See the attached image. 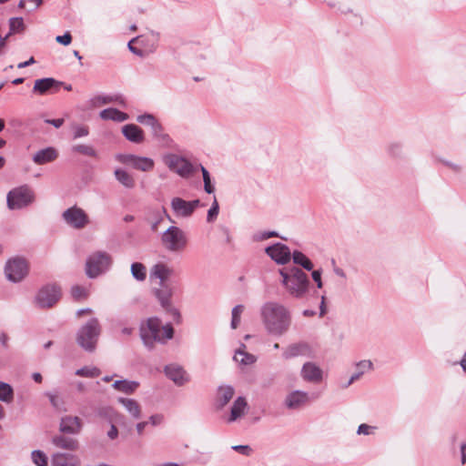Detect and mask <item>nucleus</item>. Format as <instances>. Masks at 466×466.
Listing matches in <instances>:
<instances>
[{"mask_svg": "<svg viewBox=\"0 0 466 466\" xmlns=\"http://www.w3.org/2000/svg\"><path fill=\"white\" fill-rule=\"evenodd\" d=\"M260 317L266 331L272 336L285 335L291 326V312L279 302L264 303L260 309Z\"/></svg>", "mask_w": 466, "mask_h": 466, "instance_id": "1", "label": "nucleus"}, {"mask_svg": "<svg viewBox=\"0 0 466 466\" xmlns=\"http://www.w3.org/2000/svg\"><path fill=\"white\" fill-rule=\"evenodd\" d=\"M173 335L174 329L171 324L162 326L161 320L157 317L148 318L140 326V338L149 350L154 348L156 342L165 344Z\"/></svg>", "mask_w": 466, "mask_h": 466, "instance_id": "2", "label": "nucleus"}, {"mask_svg": "<svg viewBox=\"0 0 466 466\" xmlns=\"http://www.w3.org/2000/svg\"><path fill=\"white\" fill-rule=\"evenodd\" d=\"M281 285L295 299H302L309 291V279L299 268L290 267L279 269Z\"/></svg>", "mask_w": 466, "mask_h": 466, "instance_id": "3", "label": "nucleus"}, {"mask_svg": "<svg viewBox=\"0 0 466 466\" xmlns=\"http://www.w3.org/2000/svg\"><path fill=\"white\" fill-rule=\"evenodd\" d=\"M101 330L99 320L96 318L90 319L77 330L76 336V343L87 352L95 351Z\"/></svg>", "mask_w": 466, "mask_h": 466, "instance_id": "4", "label": "nucleus"}, {"mask_svg": "<svg viewBox=\"0 0 466 466\" xmlns=\"http://www.w3.org/2000/svg\"><path fill=\"white\" fill-rule=\"evenodd\" d=\"M158 39L159 34L157 31H146L128 42V49L133 54L144 57L156 50Z\"/></svg>", "mask_w": 466, "mask_h": 466, "instance_id": "5", "label": "nucleus"}, {"mask_svg": "<svg viewBox=\"0 0 466 466\" xmlns=\"http://www.w3.org/2000/svg\"><path fill=\"white\" fill-rule=\"evenodd\" d=\"M161 243L165 249L169 252H180L187 247V238L180 228L170 226L163 232Z\"/></svg>", "mask_w": 466, "mask_h": 466, "instance_id": "6", "label": "nucleus"}, {"mask_svg": "<svg viewBox=\"0 0 466 466\" xmlns=\"http://www.w3.org/2000/svg\"><path fill=\"white\" fill-rule=\"evenodd\" d=\"M112 263L109 254L97 251L90 255L86 263V273L90 279H95L106 272Z\"/></svg>", "mask_w": 466, "mask_h": 466, "instance_id": "7", "label": "nucleus"}, {"mask_svg": "<svg viewBox=\"0 0 466 466\" xmlns=\"http://www.w3.org/2000/svg\"><path fill=\"white\" fill-rule=\"evenodd\" d=\"M60 298V287L56 284H47L37 291L34 304L39 309H50L59 301Z\"/></svg>", "mask_w": 466, "mask_h": 466, "instance_id": "8", "label": "nucleus"}, {"mask_svg": "<svg viewBox=\"0 0 466 466\" xmlns=\"http://www.w3.org/2000/svg\"><path fill=\"white\" fill-rule=\"evenodd\" d=\"M35 198L34 192L27 186L15 187L7 194V206L10 209H20L30 205Z\"/></svg>", "mask_w": 466, "mask_h": 466, "instance_id": "9", "label": "nucleus"}, {"mask_svg": "<svg viewBox=\"0 0 466 466\" xmlns=\"http://www.w3.org/2000/svg\"><path fill=\"white\" fill-rule=\"evenodd\" d=\"M5 274L8 280L17 283L22 281L28 274V264L23 258L9 259L5 266Z\"/></svg>", "mask_w": 466, "mask_h": 466, "instance_id": "10", "label": "nucleus"}, {"mask_svg": "<svg viewBox=\"0 0 466 466\" xmlns=\"http://www.w3.org/2000/svg\"><path fill=\"white\" fill-rule=\"evenodd\" d=\"M62 218L66 225L74 229H82L90 223L89 217L86 211L76 206L66 209L62 213Z\"/></svg>", "mask_w": 466, "mask_h": 466, "instance_id": "11", "label": "nucleus"}, {"mask_svg": "<svg viewBox=\"0 0 466 466\" xmlns=\"http://www.w3.org/2000/svg\"><path fill=\"white\" fill-rule=\"evenodd\" d=\"M165 163L168 168L182 177H190L196 170L188 160L176 154H170L165 157Z\"/></svg>", "mask_w": 466, "mask_h": 466, "instance_id": "12", "label": "nucleus"}, {"mask_svg": "<svg viewBox=\"0 0 466 466\" xmlns=\"http://www.w3.org/2000/svg\"><path fill=\"white\" fill-rule=\"evenodd\" d=\"M117 159L122 164L143 172L151 171L155 167V162L152 158L133 154L118 155Z\"/></svg>", "mask_w": 466, "mask_h": 466, "instance_id": "13", "label": "nucleus"}, {"mask_svg": "<svg viewBox=\"0 0 466 466\" xmlns=\"http://www.w3.org/2000/svg\"><path fill=\"white\" fill-rule=\"evenodd\" d=\"M200 205L199 199L187 201L178 197L173 198L170 202L171 208L177 218H189Z\"/></svg>", "mask_w": 466, "mask_h": 466, "instance_id": "14", "label": "nucleus"}, {"mask_svg": "<svg viewBox=\"0 0 466 466\" xmlns=\"http://www.w3.org/2000/svg\"><path fill=\"white\" fill-rule=\"evenodd\" d=\"M156 296H157V299L159 300L162 308L167 312L171 314L173 319L177 323H179L180 319H181V315H180L179 311L172 306L171 301H170V299L172 296L171 289L167 285L162 284L161 289H159L156 291Z\"/></svg>", "mask_w": 466, "mask_h": 466, "instance_id": "15", "label": "nucleus"}, {"mask_svg": "<svg viewBox=\"0 0 466 466\" xmlns=\"http://www.w3.org/2000/svg\"><path fill=\"white\" fill-rule=\"evenodd\" d=\"M265 252L279 265H285L289 262L291 258V252L289 247L280 242L267 247Z\"/></svg>", "mask_w": 466, "mask_h": 466, "instance_id": "16", "label": "nucleus"}, {"mask_svg": "<svg viewBox=\"0 0 466 466\" xmlns=\"http://www.w3.org/2000/svg\"><path fill=\"white\" fill-rule=\"evenodd\" d=\"M83 427L82 420L77 416L66 415L61 418L59 431L65 434L76 435Z\"/></svg>", "mask_w": 466, "mask_h": 466, "instance_id": "17", "label": "nucleus"}, {"mask_svg": "<svg viewBox=\"0 0 466 466\" xmlns=\"http://www.w3.org/2000/svg\"><path fill=\"white\" fill-rule=\"evenodd\" d=\"M309 401V393L302 390L289 392L284 400L285 406L289 410H298Z\"/></svg>", "mask_w": 466, "mask_h": 466, "instance_id": "18", "label": "nucleus"}, {"mask_svg": "<svg viewBox=\"0 0 466 466\" xmlns=\"http://www.w3.org/2000/svg\"><path fill=\"white\" fill-rule=\"evenodd\" d=\"M322 375V370L313 362H306L301 369V377L308 382L319 383Z\"/></svg>", "mask_w": 466, "mask_h": 466, "instance_id": "19", "label": "nucleus"}, {"mask_svg": "<svg viewBox=\"0 0 466 466\" xmlns=\"http://www.w3.org/2000/svg\"><path fill=\"white\" fill-rule=\"evenodd\" d=\"M62 85V82L57 81L53 77L40 78L35 81L33 92L39 95H46L54 88L58 90Z\"/></svg>", "mask_w": 466, "mask_h": 466, "instance_id": "20", "label": "nucleus"}, {"mask_svg": "<svg viewBox=\"0 0 466 466\" xmlns=\"http://www.w3.org/2000/svg\"><path fill=\"white\" fill-rule=\"evenodd\" d=\"M122 134L128 141L135 144H140L145 140L143 130L135 124L123 126Z\"/></svg>", "mask_w": 466, "mask_h": 466, "instance_id": "21", "label": "nucleus"}, {"mask_svg": "<svg viewBox=\"0 0 466 466\" xmlns=\"http://www.w3.org/2000/svg\"><path fill=\"white\" fill-rule=\"evenodd\" d=\"M96 416L108 423H120L124 416L110 406H101L96 410Z\"/></svg>", "mask_w": 466, "mask_h": 466, "instance_id": "22", "label": "nucleus"}, {"mask_svg": "<svg viewBox=\"0 0 466 466\" xmlns=\"http://www.w3.org/2000/svg\"><path fill=\"white\" fill-rule=\"evenodd\" d=\"M164 370L167 377L178 386H182L187 381L186 372L180 366L175 364L167 365Z\"/></svg>", "mask_w": 466, "mask_h": 466, "instance_id": "23", "label": "nucleus"}, {"mask_svg": "<svg viewBox=\"0 0 466 466\" xmlns=\"http://www.w3.org/2000/svg\"><path fill=\"white\" fill-rule=\"evenodd\" d=\"M58 157V152L55 147H48L35 152L32 157L36 165H45L53 162Z\"/></svg>", "mask_w": 466, "mask_h": 466, "instance_id": "24", "label": "nucleus"}, {"mask_svg": "<svg viewBox=\"0 0 466 466\" xmlns=\"http://www.w3.org/2000/svg\"><path fill=\"white\" fill-rule=\"evenodd\" d=\"M248 410V402L244 397H238L233 402L228 422L232 423L245 415Z\"/></svg>", "mask_w": 466, "mask_h": 466, "instance_id": "25", "label": "nucleus"}, {"mask_svg": "<svg viewBox=\"0 0 466 466\" xmlns=\"http://www.w3.org/2000/svg\"><path fill=\"white\" fill-rule=\"evenodd\" d=\"M309 353V346L305 342L294 343L288 346L283 353L282 357L285 360H289L298 356H305Z\"/></svg>", "mask_w": 466, "mask_h": 466, "instance_id": "26", "label": "nucleus"}, {"mask_svg": "<svg viewBox=\"0 0 466 466\" xmlns=\"http://www.w3.org/2000/svg\"><path fill=\"white\" fill-rule=\"evenodd\" d=\"M52 466H80L79 461L72 454L56 452L51 459Z\"/></svg>", "mask_w": 466, "mask_h": 466, "instance_id": "27", "label": "nucleus"}, {"mask_svg": "<svg viewBox=\"0 0 466 466\" xmlns=\"http://www.w3.org/2000/svg\"><path fill=\"white\" fill-rule=\"evenodd\" d=\"M52 443L59 449L75 451L78 449V441L76 439L66 437L64 435H56L52 439Z\"/></svg>", "mask_w": 466, "mask_h": 466, "instance_id": "28", "label": "nucleus"}, {"mask_svg": "<svg viewBox=\"0 0 466 466\" xmlns=\"http://www.w3.org/2000/svg\"><path fill=\"white\" fill-rule=\"evenodd\" d=\"M99 116L104 120H112L115 122H124L129 118L127 113L113 107L102 110Z\"/></svg>", "mask_w": 466, "mask_h": 466, "instance_id": "29", "label": "nucleus"}, {"mask_svg": "<svg viewBox=\"0 0 466 466\" xmlns=\"http://www.w3.org/2000/svg\"><path fill=\"white\" fill-rule=\"evenodd\" d=\"M118 402L123 405V407L132 416V418L137 420L141 417V406L136 400L128 398H118Z\"/></svg>", "mask_w": 466, "mask_h": 466, "instance_id": "30", "label": "nucleus"}, {"mask_svg": "<svg viewBox=\"0 0 466 466\" xmlns=\"http://www.w3.org/2000/svg\"><path fill=\"white\" fill-rule=\"evenodd\" d=\"M245 349L246 345L241 344L240 348L235 352L234 360L238 362L240 365H252L257 361V357L251 353L247 352Z\"/></svg>", "mask_w": 466, "mask_h": 466, "instance_id": "31", "label": "nucleus"}, {"mask_svg": "<svg viewBox=\"0 0 466 466\" xmlns=\"http://www.w3.org/2000/svg\"><path fill=\"white\" fill-rule=\"evenodd\" d=\"M173 274V269L166 264L157 263L151 268V276L159 279L161 285Z\"/></svg>", "mask_w": 466, "mask_h": 466, "instance_id": "32", "label": "nucleus"}, {"mask_svg": "<svg viewBox=\"0 0 466 466\" xmlns=\"http://www.w3.org/2000/svg\"><path fill=\"white\" fill-rule=\"evenodd\" d=\"M373 364L370 360H361L356 364V371L351 375L350 378L348 383L345 385V387H349L351 385L354 381L360 379V377L368 370H372Z\"/></svg>", "mask_w": 466, "mask_h": 466, "instance_id": "33", "label": "nucleus"}, {"mask_svg": "<svg viewBox=\"0 0 466 466\" xmlns=\"http://www.w3.org/2000/svg\"><path fill=\"white\" fill-rule=\"evenodd\" d=\"M138 382L127 380H118L112 384V387L115 390L126 394L133 393L138 388Z\"/></svg>", "mask_w": 466, "mask_h": 466, "instance_id": "34", "label": "nucleus"}, {"mask_svg": "<svg viewBox=\"0 0 466 466\" xmlns=\"http://www.w3.org/2000/svg\"><path fill=\"white\" fill-rule=\"evenodd\" d=\"M234 389L231 386H222L218 388L217 400L219 407L226 406L234 395Z\"/></svg>", "mask_w": 466, "mask_h": 466, "instance_id": "35", "label": "nucleus"}, {"mask_svg": "<svg viewBox=\"0 0 466 466\" xmlns=\"http://www.w3.org/2000/svg\"><path fill=\"white\" fill-rule=\"evenodd\" d=\"M115 177L116 180L127 188H133L135 187V180L132 176L123 169H116Z\"/></svg>", "mask_w": 466, "mask_h": 466, "instance_id": "36", "label": "nucleus"}, {"mask_svg": "<svg viewBox=\"0 0 466 466\" xmlns=\"http://www.w3.org/2000/svg\"><path fill=\"white\" fill-rule=\"evenodd\" d=\"M291 257L295 264L301 266L306 270L309 271L313 268L312 262L302 252L294 251Z\"/></svg>", "mask_w": 466, "mask_h": 466, "instance_id": "37", "label": "nucleus"}, {"mask_svg": "<svg viewBox=\"0 0 466 466\" xmlns=\"http://www.w3.org/2000/svg\"><path fill=\"white\" fill-rule=\"evenodd\" d=\"M131 274L134 279H136L138 281H143L147 278V268L146 267L140 263V262H135L131 265L130 268Z\"/></svg>", "mask_w": 466, "mask_h": 466, "instance_id": "38", "label": "nucleus"}, {"mask_svg": "<svg viewBox=\"0 0 466 466\" xmlns=\"http://www.w3.org/2000/svg\"><path fill=\"white\" fill-rule=\"evenodd\" d=\"M95 100L102 105L116 103L122 106H126L125 99L120 95L98 96L95 98Z\"/></svg>", "mask_w": 466, "mask_h": 466, "instance_id": "39", "label": "nucleus"}, {"mask_svg": "<svg viewBox=\"0 0 466 466\" xmlns=\"http://www.w3.org/2000/svg\"><path fill=\"white\" fill-rule=\"evenodd\" d=\"M31 460L36 466H48V458L40 450H35L31 452Z\"/></svg>", "mask_w": 466, "mask_h": 466, "instance_id": "40", "label": "nucleus"}, {"mask_svg": "<svg viewBox=\"0 0 466 466\" xmlns=\"http://www.w3.org/2000/svg\"><path fill=\"white\" fill-rule=\"evenodd\" d=\"M13 400V389L12 387L5 383L0 381V400L4 402H11Z\"/></svg>", "mask_w": 466, "mask_h": 466, "instance_id": "41", "label": "nucleus"}, {"mask_svg": "<svg viewBox=\"0 0 466 466\" xmlns=\"http://www.w3.org/2000/svg\"><path fill=\"white\" fill-rule=\"evenodd\" d=\"M244 309L245 307L241 304L237 305L232 309V319L230 326L233 329H236L238 327L240 323L241 314L243 313Z\"/></svg>", "mask_w": 466, "mask_h": 466, "instance_id": "42", "label": "nucleus"}, {"mask_svg": "<svg viewBox=\"0 0 466 466\" xmlns=\"http://www.w3.org/2000/svg\"><path fill=\"white\" fill-rule=\"evenodd\" d=\"M197 168H199L202 172L205 191L208 194H212L215 191V187L211 184L209 172L202 165H198Z\"/></svg>", "mask_w": 466, "mask_h": 466, "instance_id": "43", "label": "nucleus"}, {"mask_svg": "<svg viewBox=\"0 0 466 466\" xmlns=\"http://www.w3.org/2000/svg\"><path fill=\"white\" fill-rule=\"evenodd\" d=\"M74 152H77L81 155L96 157L97 154L95 148L89 145H76L72 147Z\"/></svg>", "mask_w": 466, "mask_h": 466, "instance_id": "44", "label": "nucleus"}, {"mask_svg": "<svg viewBox=\"0 0 466 466\" xmlns=\"http://www.w3.org/2000/svg\"><path fill=\"white\" fill-rule=\"evenodd\" d=\"M99 374L100 370L96 367H83L76 370V375L86 378H96L99 376Z\"/></svg>", "mask_w": 466, "mask_h": 466, "instance_id": "45", "label": "nucleus"}, {"mask_svg": "<svg viewBox=\"0 0 466 466\" xmlns=\"http://www.w3.org/2000/svg\"><path fill=\"white\" fill-rule=\"evenodd\" d=\"M71 295L76 300L85 299L88 296V290L83 286L75 285L71 288Z\"/></svg>", "mask_w": 466, "mask_h": 466, "instance_id": "46", "label": "nucleus"}, {"mask_svg": "<svg viewBox=\"0 0 466 466\" xmlns=\"http://www.w3.org/2000/svg\"><path fill=\"white\" fill-rule=\"evenodd\" d=\"M218 212H219V206H218L217 198H214V201H213L210 208L208 211L207 221L208 223H212L213 221H215L218 215Z\"/></svg>", "mask_w": 466, "mask_h": 466, "instance_id": "47", "label": "nucleus"}, {"mask_svg": "<svg viewBox=\"0 0 466 466\" xmlns=\"http://www.w3.org/2000/svg\"><path fill=\"white\" fill-rule=\"evenodd\" d=\"M152 134L155 137L165 140L167 135L164 134L163 127L157 119L150 126Z\"/></svg>", "mask_w": 466, "mask_h": 466, "instance_id": "48", "label": "nucleus"}, {"mask_svg": "<svg viewBox=\"0 0 466 466\" xmlns=\"http://www.w3.org/2000/svg\"><path fill=\"white\" fill-rule=\"evenodd\" d=\"M72 129H73L74 139L86 137L89 134V128L86 126L74 125L72 127Z\"/></svg>", "mask_w": 466, "mask_h": 466, "instance_id": "49", "label": "nucleus"}, {"mask_svg": "<svg viewBox=\"0 0 466 466\" xmlns=\"http://www.w3.org/2000/svg\"><path fill=\"white\" fill-rule=\"evenodd\" d=\"M157 120V118L151 115V114H144L140 115L137 117V121L140 124L146 125L150 127L154 122Z\"/></svg>", "mask_w": 466, "mask_h": 466, "instance_id": "50", "label": "nucleus"}, {"mask_svg": "<svg viewBox=\"0 0 466 466\" xmlns=\"http://www.w3.org/2000/svg\"><path fill=\"white\" fill-rule=\"evenodd\" d=\"M377 428L375 426H370V425H368V424H365V423H362L359 426L358 430H357V433L358 434H364V435H370V434H373L374 433V431L376 430Z\"/></svg>", "mask_w": 466, "mask_h": 466, "instance_id": "51", "label": "nucleus"}, {"mask_svg": "<svg viewBox=\"0 0 466 466\" xmlns=\"http://www.w3.org/2000/svg\"><path fill=\"white\" fill-rule=\"evenodd\" d=\"M164 415L160 413L153 414L148 419V423L156 427L161 425L164 422Z\"/></svg>", "mask_w": 466, "mask_h": 466, "instance_id": "52", "label": "nucleus"}, {"mask_svg": "<svg viewBox=\"0 0 466 466\" xmlns=\"http://www.w3.org/2000/svg\"><path fill=\"white\" fill-rule=\"evenodd\" d=\"M24 21L21 17H14L9 20V29H23Z\"/></svg>", "mask_w": 466, "mask_h": 466, "instance_id": "53", "label": "nucleus"}, {"mask_svg": "<svg viewBox=\"0 0 466 466\" xmlns=\"http://www.w3.org/2000/svg\"><path fill=\"white\" fill-rule=\"evenodd\" d=\"M153 216H154V219L152 221H150L148 219V221L151 224V229L153 231H157V227L160 224V222L162 221L163 218H162V215H161V213L159 211H154L153 212Z\"/></svg>", "mask_w": 466, "mask_h": 466, "instance_id": "54", "label": "nucleus"}, {"mask_svg": "<svg viewBox=\"0 0 466 466\" xmlns=\"http://www.w3.org/2000/svg\"><path fill=\"white\" fill-rule=\"evenodd\" d=\"M231 448H232V450H234L245 456H249L252 452V449L248 445H234Z\"/></svg>", "mask_w": 466, "mask_h": 466, "instance_id": "55", "label": "nucleus"}, {"mask_svg": "<svg viewBox=\"0 0 466 466\" xmlns=\"http://www.w3.org/2000/svg\"><path fill=\"white\" fill-rule=\"evenodd\" d=\"M56 41L63 46H68L72 41V35L66 32L63 35L56 36Z\"/></svg>", "mask_w": 466, "mask_h": 466, "instance_id": "56", "label": "nucleus"}, {"mask_svg": "<svg viewBox=\"0 0 466 466\" xmlns=\"http://www.w3.org/2000/svg\"><path fill=\"white\" fill-rule=\"evenodd\" d=\"M52 406L56 409H60V406L62 404V401L58 399V397L52 393H46Z\"/></svg>", "mask_w": 466, "mask_h": 466, "instance_id": "57", "label": "nucleus"}, {"mask_svg": "<svg viewBox=\"0 0 466 466\" xmlns=\"http://www.w3.org/2000/svg\"><path fill=\"white\" fill-rule=\"evenodd\" d=\"M312 279L316 282L319 289L322 288L321 271L319 269L312 271Z\"/></svg>", "mask_w": 466, "mask_h": 466, "instance_id": "58", "label": "nucleus"}, {"mask_svg": "<svg viewBox=\"0 0 466 466\" xmlns=\"http://www.w3.org/2000/svg\"><path fill=\"white\" fill-rule=\"evenodd\" d=\"M116 423H110V430L107 431V437L110 439V440H115L117 438L118 436V430L117 428L116 427Z\"/></svg>", "mask_w": 466, "mask_h": 466, "instance_id": "59", "label": "nucleus"}, {"mask_svg": "<svg viewBox=\"0 0 466 466\" xmlns=\"http://www.w3.org/2000/svg\"><path fill=\"white\" fill-rule=\"evenodd\" d=\"M43 3V0H28L27 10L29 12L35 10Z\"/></svg>", "mask_w": 466, "mask_h": 466, "instance_id": "60", "label": "nucleus"}, {"mask_svg": "<svg viewBox=\"0 0 466 466\" xmlns=\"http://www.w3.org/2000/svg\"><path fill=\"white\" fill-rule=\"evenodd\" d=\"M389 150L393 156H398L400 153L401 145L399 143H392L390 145Z\"/></svg>", "mask_w": 466, "mask_h": 466, "instance_id": "61", "label": "nucleus"}, {"mask_svg": "<svg viewBox=\"0 0 466 466\" xmlns=\"http://www.w3.org/2000/svg\"><path fill=\"white\" fill-rule=\"evenodd\" d=\"M46 123L50 124L56 128H59L64 124V119L63 118L46 119Z\"/></svg>", "mask_w": 466, "mask_h": 466, "instance_id": "62", "label": "nucleus"}, {"mask_svg": "<svg viewBox=\"0 0 466 466\" xmlns=\"http://www.w3.org/2000/svg\"><path fill=\"white\" fill-rule=\"evenodd\" d=\"M35 58H34L33 56H31L27 61H25V62H21V63H19V64L17 65V67H18L19 69H21V68H25V67H26V66H31V65L35 64Z\"/></svg>", "mask_w": 466, "mask_h": 466, "instance_id": "63", "label": "nucleus"}, {"mask_svg": "<svg viewBox=\"0 0 466 466\" xmlns=\"http://www.w3.org/2000/svg\"><path fill=\"white\" fill-rule=\"evenodd\" d=\"M461 463H466V443H463L461 446Z\"/></svg>", "mask_w": 466, "mask_h": 466, "instance_id": "64", "label": "nucleus"}]
</instances>
